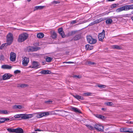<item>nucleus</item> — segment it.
Masks as SVG:
<instances>
[{"instance_id": "43", "label": "nucleus", "mask_w": 133, "mask_h": 133, "mask_svg": "<svg viewBox=\"0 0 133 133\" xmlns=\"http://www.w3.org/2000/svg\"><path fill=\"white\" fill-rule=\"evenodd\" d=\"M118 4L117 5L116 4H114L111 5V8H114L116 7L117 5H118Z\"/></svg>"}, {"instance_id": "40", "label": "nucleus", "mask_w": 133, "mask_h": 133, "mask_svg": "<svg viewBox=\"0 0 133 133\" xmlns=\"http://www.w3.org/2000/svg\"><path fill=\"white\" fill-rule=\"evenodd\" d=\"M87 126L89 129L91 130H93L94 129V128L90 125H87Z\"/></svg>"}, {"instance_id": "2", "label": "nucleus", "mask_w": 133, "mask_h": 133, "mask_svg": "<svg viewBox=\"0 0 133 133\" xmlns=\"http://www.w3.org/2000/svg\"><path fill=\"white\" fill-rule=\"evenodd\" d=\"M28 37V34L26 33H24L19 35L18 41L19 42H22L26 40Z\"/></svg>"}, {"instance_id": "53", "label": "nucleus", "mask_w": 133, "mask_h": 133, "mask_svg": "<svg viewBox=\"0 0 133 133\" xmlns=\"http://www.w3.org/2000/svg\"><path fill=\"white\" fill-rule=\"evenodd\" d=\"M39 115L40 117H41L44 116V115H43V112L41 113H39Z\"/></svg>"}, {"instance_id": "61", "label": "nucleus", "mask_w": 133, "mask_h": 133, "mask_svg": "<svg viewBox=\"0 0 133 133\" xmlns=\"http://www.w3.org/2000/svg\"><path fill=\"white\" fill-rule=\"evenodd\" d=\"M61 111H63V112H64V111H63V110H62Z\"/></svg>"}, {"instance_id": "56", "label": "nucleus", "mask_w": 133, "mask_h": 133, "mask_svg": "<svg viewBox=\"0 0 133 133\" xmlns=\"http://www.w3.org/2000/svg\"><path fill=\"white\" fill-rule=\"evenodd\" d=\"M101 109L105 111L106 110V109L105 108H102Z\"/></svg>"}, {"instance_id": "8", "label": "nucleus", "mask_w": 133, "mask_h": 133, "mask_svg": "<svg viewBox=\"0 0 133 133\" xmlns=\"http://www.w3.org/2000/svg\"><path fill=\"white\" fill-rule=\"evenodd\" d=\"M12 76V75L9 73H6L3 76V80H6L10 79Z\"/></svg>"}, {"instance_id": "23", "label": "nucleus", "mask_w": 133, "mask_h": 133, "mask_svg": "<svg viewBox=\"0 0 133 133\" xmlns=\"http://www.w3.org/2000/svg\"><path fill=\"white\" fill-rule=\"evenodd\" d=\"M52 59V58L47 56L46 57V58H45V61L48 62H51Z\"/></svg>"}, {"instance_id": "62", "label": "nucleus", "mask_w": 133, "mask_h": 133, "mask_svg": "<svg viewBox=\"0 0 133 133\" xmlns=\"http://www.w3.org/2000/svg\"><path fill=\"white\" fill-rule=\"evenodd\" d=\"M72 32H71V34L72 33Z\"/></svg>"}, {"instance_id": "57", "label": "nucleus", "mask_w": 133, "mask_h": 133, "mask_svg": "<svg viewBox=\"0 0 133 133\" xmlns=\"http://www.w3.org/2000/svg\"><path fill=\"white\" fill-rule=\"evenodd\" d=\"M41 130L39 129H37L35 130V131H40Z\"/></svg>"}, {"instance_id": "54", "label": "nucleus", "mask_w": 133, "mask_h": 133, "mask_svg": "<svg viewBox=\"0 0 133 133\" xmlns=\"http://www.w3.org/2000/svg\"><path fill=\"white\" fill-rule=\"evenodd\" d=\"M131 14H127L126 15V17H130L131 16Z\"/></svg>"}, {"instance_id": "28", "label": "nucleus", "mask_w": 133, "mask_h": 133, "mask_svg": "<svg viewBox=\"0 0 133 133\" xmlns=\"http://www.w3.org/2000/svg\"><path fill=\"white\" fill-rule=\"evenodd\" d=\"M112 22V20L109 19L106 20V23L108 24H110Z\"/></svg>"}, {"instance_id": "13", "label": "nucleus", "mask_w": 133, "mask_h": 133, "mask_svg": "<svg viewBox=\"0 0 133 133\" xmlns=\"http://www.w3.org/2000/svg\"><path fill=\"white\" fill-rule=\"evenodd\" d=\"M73 96L75 98L77 99L78 100H83L84 99V98L82 96H80L79 95L75 94L74 95H73Z\"/></svg>"}, {"instance_id": "29", "label": "nucleus", "mask_w": 133, "mask_h": 133, "mask_svg": "<svg viewBox=\"0 0 133 133\" xmlns=\"http://www.w3.org/2000/svg\"><path fill=\"white\" fill-rule=\"evenodd\" d=\"M104 104L107 106H112L114 105L112 102H105Z\"/></svg>"}, {"instance_id": "33", "label": "nucleus", "mask_w": 133, "mask_h": 133, "mask_svg": "<svg viewBox=\"0 0 133 133\" xmlns=\"http://www.w3.org/2000/svg\"><path fill=\"white\" fill-rule=\"evenodd\" d=\"M57 34L55 32H54L51 35L52 37V38L54 39L57 37Z\"/></svg>"}, {"instance_id": "49", "label": "nucleus", "mask_w": 133, "mask_h": 133, "mask_svg": "<svg viewBox=\"0 0 133 133\" xmlns=\"http://www.w3.org/2000/svg\"><path fill=\"white\" fill-rule=\"evenodd\" d=\"M4 56L3 55H1L0 56V59L1 60H4Z\"/></svg>"}, {"instance_id": "3", "label": "nucleus", "mask_w": 133, "mask_h": 133, "mask_svg": "<svg viewBox=\"0 0 133 133\" xmlns=\"http://www.w3.org/2000/svg\"><path fill=\"white\" fill-rule=\"evenodd\" d=\"M13 40V37L12 34L10 33H9L7 36L6 45H10Z\"/></svg>"}, {"instance_id": "17", "label": "nucleus", "mask_w": 133, "mask_h": 133, "mask_svg": "<svg viewBox=\"0 0 133 133\" xmlns=\"http://www.w3.org/2000/svg\"><path fill=\"white\" fill-rule=\"evenodd\" d=\"M51 72L50 71L48 70H43L40 72V73L43 74H50Z\"/></svg>"}, {"instance_id": "21", "label": "nucleus", "mask_w": 133, "mask_h": 133, "mask_svg": "<svg viewBox=\"0 0 133 133\" xmlns=\"http://www.w3.org/2000/svg\"><path fill=\"white\" fill-rule=\"evenodd\" d=\"M95 115L97 117L102 119H104L105 118V116H103L101 115L96 114H95Z\"/></svg>"}, {"instance_id": "4", "label": "nucleus", "mask_w": 133, "mask_h": 133, "mask_svg": "<svg viewBox=\"0 0 133 133\" xmlns=\"http://www.w3.org/2000/svg\"><path fill=\"white\" fill-rule=\"evenodd\" d=\"M129 10L128 5H125L117 9L116 11L117 12H119L123 11H127Z\"/></svg>"}, {"instance_id": "45", "label": "nucleus", "mask_w": 133, "mask_h": 133, "mask_svg": "<svg viewBox=\"0 0 133 133\" xmlns=\"http://www.w3.org/2000/svg\"><path fill=\"white\" fill-rule=\"evenodd\" d=\"M52 102V100H49L45 102V103L46 104H50V103Z\"/></svg>"}, {"instance_id": "41", "label": "nucleus", "mask_w": 133, "mask_h": 133, "mask_svg": "<svg viewBox=\"0 0 133 133\" xmlns=\"http://www.w3.org/2000/svg\"><path fill=\"white\" fill-rule=\"evenodd\" d=\"M28 86V85L25 84H22L20 85V87L21 88H24Z\"/></svg>"}, {"instance_id": "37", "label": "nucleus", "mask_w": 133, "mask_h": 133, "mask_svg": "<svg viewBox=\"0 0 133 133\" xmlns=\"http://www.w3.org/2000/svg\"><path fill=\"white\" fill-rule=\"evenodd\" d=\"M92 94V93L91 92H87L86 93H84L83 94V95L85 96H90Z\"/></svg>"}, {"instance_id": "59", "label": "nucleus", "mask_w": 133, "mask_h": 133, "mask_svg": "<svg viewBox=\"0 0 133 133\" xmlns=\"http://www.w3.org/2000/svg\"><path fill=\"white\" fill-rule=\"evenodd\" d=\"M30 1H31V0H28V2H30Z\"/></svg>"}, {"instance_id": "10", "label": "nucleus", "mask_w": 133, "mask_h": 133, "mask_svg": "<svg viewBox=\"0 0 133 133\" xmlns=\"http://www.w3.org/2000/svg\"><path fill=\"white\" fill-rule=\"evenodd\" d=\"M29 61V59L28 58L26 57H24L23 60L22 61L23 65L25 66L27 65Z\"/></svg>"}, {"instance_id": "34", "label": "nucleus", "mask_w": 133, "mask_h": 133, "mask_svg": "<svg viewBox=\"0 0 133 133\" xmlns=\"http://www.w3.org/2000/svg\"><path fill=\"white\" fill-rule=\"evenodd\" d=\"M0 114H8V112L6 110H0Z\"/></svg>"}, {"instance_id": "15", "label": "nucleus", "mask_w": 133, "mask_h": 133, "mask_svg": "<svg viewBox=\"0 0 133 133\" xmlns=\"http://www.w3.org/2000/svg\"><path fill=\"white\" fill-rule=\"evenodd\" d=\"M2 68L4 69H11L12 66L8 65L6 64L2 65L1 66Z\"/></svg>"}, {"instance_id": "27", "label": "nucleus", "mask_w": 133, "mask_h": 133, "mask_svg": "<svg viewBox=\"0 0 133 133\" xmlns=\"http://www.w3.org/2000/svg\"><path fill=\"white\" fill-rule=\"evenodd\" d=\"M106 19L105 18H100L99 19H96V22L97 23H99V22L103 21L104 20Z\"/></svg>"}, {"instance_id": "35", "label": "nucleus", "mask_w": 133, "mask_h": 133, "mask_svg": "<svg viewBox=\"0 0 133 133\" xmlns=\"http://www.w3.org/2000/svg\"><path fill=\"white\" fill-rule=\"evenodd\" d=\"M97 86L100 88H105L106 87V85L102 84L98 85Z\"/></svg>"}, {"instance_id": "46", "label": "nucleus", "mask_w": 133, "mask_h": 133, "mask_svg": "<svg viewBox=\"0 0 133 133\" xmlns=\"http://www.w3.org/2000/svg\"><path fill=\"white\" fill-rule=\"evenodd\" d=\"M43 113L44 116H47L49 115V113L48 112H43Z\"/></svg>"}, {"instance_id": "18", "label": "nucleus", "mask_w": 133, "mask_h": 133, "mask_svg": "<svg viewBox=\"0 0 133 133\" xmlns=\"http://www.w3.org/2000/svg\"><path fill=\"white\" fill-rule=\"evenodd\" d=\"M81 38V34H80L76 35L73 38L74 40L76 41L79 39Z\"/></svg>"}, {"instance_id": "20", "label": "nucleus", "mask_w": 133, "mask_h": 133, "mask_svg": "<svg viewBox=\"0 0 133 133\" xmlns=\"http://www.w3.org/2000/svg\"><path fill=\"white\" fill-rule=\"evenodd\" d=\"M93 46L91 45L90 46L89 44H87L85 46V49H87L89 50H91L93 49Z\"/></svg>"}, {"instance_id": "25", "label": "nucleus", "mask_w": 133, "mask_h": 133, "mask_svg": "<svg viewBox=\"0 0 133 133\" xmlns=\"http://www.w3.org/2000/svg\"><path fill=\"white\" fill-rule=\"evenodd\" d=\"M44 36V35L43 33H40L37 34V37L38 38H42Z\"/></svg>"}, {"instance_id": "58", "label": "nucleus", "mask_w": 133, "mask_h": 133, "mask_svg": "<svg viewBox=\"0 0 133 133\" xmlns=\"http://www.w3.org/2000/svg\"><path fill=\"white\" fill-rule=\"evenodd\" d=\"M108 1H113L115 0H108Z\"/></svg>"}, {"instance_id": "12", "label": "nucleus", "mask_w": 133, "mask_h": 133, "mask_svg": "<svg viewBox=\"0 0 133 133\" xmlns=\"http://www.w3.org/2000/svg\"><path fill=\"white\" fill-rule=\"evenodd\" d=\"M58 32L59 34L61 35V36L63 38L65 37V34L64 31H63V29L61 28L58 29Z\"/></svg>"}, {"instance_id": "6", "label": "nucleus", "mask_w": 133, "mask_h": 133, "mask_svg": "<svg viewBox=\"0 0 133 133\" xmlns=\"http://www.w3.org/2000/svg\"><path fill=\"white\" fill-rule=\"evenodd\" d=\"M105 31L103 30L102 32L99 34L98 36V38L99 41H102L103 39L105 37Z\"/></svg>"}, {"instance_id": "19", "label": "nucleus", "mask_w": 133, "mask_h": 133, "mask_svg": "<svg viewBox=\"0 0 133 133\" xmlns=\"http://www.w3.org/2000/svg\"><path fill=\"white\" fill-rule=\"evenodd\" d=\"M112 48L113 49H116L118 50H120L122 49V47L121 46L117 45H113L112 46Z\"/></svg>"}, {"instance_id": "52", "label": "nucleus", "mask_w": 133, "mask_h": 133, "mask_svg": "<svg viewBox=\"0 0 133 133\" xmlns=\"http://www.w3.org/2000/svg\"><path fill=\"white\" fill-rule=\"evenodd\" d=\"M76 23V21L75 20L72 21H71V23L72 24H74Z\"/></svg>"}, {"instance_id": "30", "label": "nucleus", "mask_w": 133, "mask_h": 133, "mask_svg": "<svg viewBox=\"0 0 133 133\" xmlns=\"http://www.w3.org/2000/svg\"><path fill=\"white\" fill-rule=\"evenodd\" d=\"M7 130L10 132H15V129L8 128L7 129Z\"/></svg>"}, {"instance_id": "24", "label": "nucleus", "mask_w": 133, "mask_h": 133, "mask_svg": "<svg viewBox=\"0 0 133 133\" xmlns=\"http://www.w3.org/2000/svg\"><path fill=\"white\" fill-rule=\"evenodd\" d=\"M38 67V64L37 62H34L33 63V66L32 68H37Z\"/></svg>"}, {"instance_id": "38", "label": "nucleus", "mask_w": 133, "mask_h": 133, "mask_svg": "<svg viewBox=\"0 0 133 133\" xmlns=\"http://www.w3.org/2000/svg\"><path fill=\"white\" fill-rule=\"evenodd\" d=\"M6 43L3 44L1 46H0V49H2L6 47Z\"/></svg>"}, {"instance_id": "48", "label": "nucleus", "mask_w": 133, "mask_h": 133, "mask_svg": "<svg viewBox=\"0 0 133 133\" xmlns=\"http://www.w3.org/2000/svg\"><path fill=\"white\" fill-rule=\"evenodd\" d=\"M4 118H0V123L4 122Z\"/></svg>"}, {"instance_id": "16", "label": "nucleus", "mask_w": 133, "mask_h": 133, "mask_svg": "<svg viewBox=\"0 0 133 133\" xmlns=\"http://www.w3.org/2000/svg\"><path fill=\"white\" fill-rule=\"evenodd\" d=\"M71 110L72 111L75 112L79 113H81V112L77 108L74 107H73L71 108Z\"/></svg>"}, {"instance_id": "7", "label": "nucleus", "mask_w": 133, "mask_h": 133, "mask_svg": "<svg viewBox=\"0 0 133 133\" xmlns=\"http://www.w3.org/2000/svg\"><path fill=\"white\" fill-rule=\"evenodd\" d=\"M94 128L95 129L98 131H103V127L102 125L96 124L94 125Z\"/></svg>"}, {"instance_id": "39", "label": "nucleus", "mask_w": 133, "mask_h": 133, "mask_svg": "<svg viewBox=\"0 0 133 133\" xmlns=\"http://www.w3.org/2000/svg\"><path fill=\"white\" fill-rule=\"evenodd\" d=\"M72 77L74 78H80L81 77V76L79 75H74L72 76Z\"/></svg>"}, {"instance_id": "55", "label": "nucleus", "mask_w": 133, "mask_h": 133, "mask_svg": "<svg viewBox=\"0 0 133 133\" xmlns=\"http://www.w3.org/2000/svg\"><path fill=\"white\" fill-rule=\"evenodd\" d=\"M4 121H8L9 120V119L8 118H4Z\"/></svg>"}, {"instance_id": "9", "label": "nucleus", "mask_w": 133, "mask_h": 133, "mask_svg": "<svg viewBox=\"0 0 133 133\" xmlns=\"http://www.w3.org/2000/svg\"><path fill=\"white\" fill-rule=\"evenodd\" d=\"M16 55L15 53L11 52L10 53V60L12 62L15 61Z\"/></svg>"}, {"instance_id": "11", "label": "nucleus", "mask_w": 133, "mask_h": 133, "mask_svg": "<svg viewBox=\"0 0 133 133\" xmlns=\"http://www.w3.org/2000/svg\"><path fill=\"white\" fill-rule=\"evenodd\" d=\"M40 48L39 47H32L30 48L29 50L30 51H35L39 50Z\"/></svg>"}, {"instance_id": "5", "label": "nucleus", "mask_w": 133, "mask_h": 133, "mask_svg": "<svg viewBox=\"0 0 133 133\" xmlns=\"http://www.w3.org/2000/svg\"><path fill=\"white\" fill-rule=\"evenodd\" d=\"M87 39L88 42L91 44H94L96 42V40L90 36H88L87 37Z\"/></svg>"}, {"instance_id": "50", "label": "nucleus", "mask_w": 133, "mask_h": 133, "mask_svg": "<svg viewBox=\"0 0 133 133\" xmlns=\"http://www.w3.org/2000/svg\"><path fill=\"white\" fill-rule=\"evenodd\" d=\"M126 123L129 124H133V122L130 121L129 120H127Z\"/></svg>"}, {"instance_id": "22", "label": "nucleus", "mask_w": 133, "mask_h": 133, "mask_svg": "<svg viewBox=\"0 0 133 133\" xmlns=\"http://www.w3.org/2000/svg\"><path fill=\"white\" fill-rule=\"evenodd\" d=\"M127 128L126 127H122L120 129V131L121 132H127Z\"/></svg>"}, {"instance_id": "1", "label": "nucleus", "mask_w": 133, "mask_h": 133, "mask_svg": "<svg viewBox=\"0 0 133 133\" xmlns=\"http://www.w3.org/2000/svg\"><path fill=\"white\" fill-rule=\"evenodd\" d=\"M33 116L32 114L27 115L26 114H19L15 115L14 117L15 118H20L19 120L22 119H28L31 118Z\"/></svg>"}, {"instance_id": "47", "label": "nucleus", "mask_w": 133, "mask_h": 133, "mask_svg": "<svg viewBox=\"0 0 133 133\" xmlns=\"http://www.w3.org/2000/svg\"><path fill=\"white\" fill-rule=\"evenodd\" d=\"M129 10L130 9H133V4L130 5H128Z\"/></svg>"}, {"instance_id": "32", "label": "nucleus", "mask_w": 133, "mask_h": 133, "mask_svg": "<svg viewBox=\"0 0 133 133\" xmlns=\"http://www.w3.org/2000/svg\"><path fill=\"white\" fill-rule=\"evenodd\" d=\"M45 7V6H36L35 7V8L36 10H37L38 9H43Z\"/></svg>"}, {"instance_id": "51", "label": "nucleus", "mask_w": 133, "mask_h": 133, "mask_svg": "<svg viewBox=\"0 0 133 133\" xmlns=\"http://www.w3.org/2000/svg\"><path fill=\"white\" fill-rule=\"evenodd\" d=\"M74 62H63V63H66L68 64H71L73 63Z\"/></svg>"}, {"instance_id": "26", "label": "nucleus", "mask_w": 133, "mask_h": 133, "mask_svg": "<svg viewBox=\"0 0 133 133\" xmlns=\"http://www.w3.org/2000/svg\"><path fill=\"white\" fill-rule=\"evenodd\" d=\"M13 108L15 109H22L23 107V106L22 105H15L13 106Z\"/></svg>"}, {"instance_id": "42", "label": "nucleus", "mask_w": 133, "mask_h": 133, "mask_svg": "<svg viewBox=\"0 0 133 133\" xmlns=\"http://www.w3.org/2000/svg\"><path fill=\"white\" fill-rule=\"evenodd\" d=\"M60 2L58 1H53L51 2V4H59Z\"/></svg>"}, {"instance_id": "36", "label": "nucleus", "mask_w": 133, "mask_h": 133, "mask_svg": "<svg viewBox=\"0 0 133 133\" xmlns=\"http://www.w3.org/2000/svg\"><path fill=\"white\" fill-rule=\"evenodd\" d=\"M97 23L96 22V20H95L93 21V22H92L91 23H90L89 24V26H91V25H93L95 24H97Z\"/></svg>"}, {"instance_id": "14", "label": "nucleus", "mask_w": 133, "mask_h": 133, "mask_svg": "<svg viewBox=\"0 0 133 133\" xmlns=\"http://www.w3.org/2000/svg\"><path fill=\"white\" fill-rule=\"evenodd\" d=\"M15 132L16 133H23V129L21 128H18L15 129Z\"/></svg>"}, {"instance_id": "44", "label": "nucleus", "mask_w": 133, "mask_h": 133, "mask_svg": "<svg viewBox=\"0 0 133 133\" xmlns=\"http://www.w3.org/2000/svg\"><path fill=\"white\" fill-rule=\"evenodd\" d=\"M21 72V71L19 70H17L14 71V73L15 74H17Z\"/></svg>"}, {"instance_id": "31", "label": "nucleus", "mask_w": 133, "mask_h": 133, "mask_svg": "<svg viewBox=\"0 0 133 133\" xmlns=\"http://www.w3.org/2000/svg\"><path fill=\"white\" fill-rule=\"evenodd\" d=\"M87 64L89 65H95L96 63L94 62H91L90 61H88L87 62Z\"/></svg>"}, {"instance_id": "60", "label": "nucleus", "mask_w": 133, "mask_h": 133, "mask_svg": "<svg viewBox=\"0 0 133 133\" xmlns=\"http://www.w3.org/2000/svg\"><path fill=\"white\" fill-rule=\"evenodd\" d=\"M131 19H132V20L133 21V17H131Z\"/></svg>"}]
</instances>
